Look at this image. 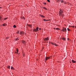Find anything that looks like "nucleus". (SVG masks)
Wrapping results in <instances>:
<instances>
[{
	"label": "nucleus",
	"instance_id": "nucleus-15",
	"mask_svg": "<svg viewBox=\"0 0 76 76\" xmlns=\"http://www.w3.org/2000/svg\"><path fill=\"white\" fill-rule=\"evenodd\" d=\"M62 39L64 41H65L66 40V38H62Z\"/></svg>",
	"mask_w": 76,
	"mask_h": 76
},
{
	"label": "nucleus",
	"instance_id": "nucleus-13",
	"mask_svg": "<svg viewBox=\"0 0 76 76\" xmlns=\"http://www.w3.org/2000/svg\"><path fill=\"white\" fill-rule=\"evenodd\" d=\"M7 68H8L9 69H10V66H7Z\"/></svg>",
	"mask_w": 76,
	"mask_h": 76
},
{
	"label": "nucleus",
	"instance_id": "nucleus-17",
	"mask_svg": "<svg viewBox=\"0 0 76 76\" xmlns=\"http://www.w3.org/2000/svg\"><path fill=\"white\" fill-rule=\"evenodd\" d=\"M13 28H16V26L15 25H14L13 26Z\"/></svg>",
	"mask_w": 76,
	"mask_h": 76
},
{
	"label": "nucleus",
	"instance_id": "nucleus-18",
	"mask_svg": "<svg viewBox=\"0 0 76 76\" xmlns=\"http://www.w3.org/2000/svg\"><path fill=\"white\" fill-rule=\"evenodd\" d=\"M23 34H25V32H22V34L23 35Z\"/></svg>",
	"mask_w": 76,
	"mask_h": 76
},
{
	"label": "nucleus",
	"instance_id": "nucleus-6",
	"mask_svg": "<svg viewBox=\"0 0 76 76\" xmlns=\"http://www.w3.org/2000/svg\"><path fill=\"white\" fill-rule=\"evenodd\" d=\"M22 43H23V44H26V42H25V41L23 40L22 41Z\"/></svg>",
	"mask_w": 76,
	"mask_h": 76
},
{
	"label": "nucleus",
	"instance_id": "nucleus-2",
	"mask_svg": "<svg viewBox=\"0 0 76 76\" xmlns=\"http://www.w3.org/2000/svg\"><path fill=\"white\" fill-rule=\"evenodd\" d=\"M39 29V28H38V27H37L36 28V29H33V31H38V29Z\"/></svg>",
	"mask_w": 76,
	"mask_h": 76
},
{
	"label": "nucleus",
	"instance_id": "nucleus-20",
	"mask_svg": "<svg viewBox=\"0 0 76 76\" xmlns=\"http://www.w3.org/2000/svg\"><path fill=\"white\" fill-rule=\"evenodd\" d=\"M63 2H64V1L63 0H61V3H63Z\"/></svg>",
	"mask_w": 76,
	"mask_h": 76
},
{
	"label": "nucleus",
	"instance_id": "nucleus-27",
	"mask_svg": "<svg viewBox=\"0 0 76 76\" xmlns=\"http://www.w3.org/2000/svg\"><path fill=\"white\" fill-rule=\"evenodd\" d=\"M54 43H53V42H51V44H52L53 45H54Z\"/></svg>",
	"mask_w": 76,
	"mask_h": 76
},
{
	"label": "nucleus",
	"instance_id": "nucleus-8",
	"mask_svg": "<svg viewBox=\"0 0 76 76\" xmlns=\"http://www.w3.org/2000/svg\"><path fill=\"white\" fill-rule=\"evenodd\" d=\"M19 39L17 37L15 39V41H18V40H19Z\"/></svg>",
	"mask_w": 76,
	"mask_h": 76
},
{
	"label": "nucleus",
	"instance_id": "nucleus-23",
	"mask_svg": "<svg viewBox=\"0 0 76 76\" xmlns=\"http://www.w3.org/2000/svg\"><path fill=\"white\" fill-rule=\"evenodd\" d=\"M16 50H17V53H18L19 52V51L18 50V49H17Z\"/></svg>",
	"mask_w": 76,
	"mask_h": 76
},
{
	"label": "nucleus",
	"instance_id": "nucleus-24",
	"mask_svg": "<svg viewBox=\"0 0 76 76\" xmlns=\"http://www.w3.org/2000/svg\"><path fill=\"white\" fill-rule=\"evenodd\" d=\"M56 30H58V29H59V28H56Z\"/></svg>",
	"mask_w": 76,
	"mask_h": 76
},
{
	"label": "nucleus",
	"instance_id": "nucleus-26",
	"mask_svg": "<svg viewBox=\"0 0 76 76\" xmlns=\"http://www.w3.org/2000/svg\"><path fill=\"white\" fill-rule=\"evenodd\" d=\"M47 1L48 2H50V1L49 0H47Z\"/></svg>",
	"mask_w": 76,
	"mask_h": 76
},
{
	"label": "nucleus",
	"instance_id": "nucleus-21",
	"mask_svg": "<svg viewBox=\"0 0 76 76\" xmlns=\"http://www.w3.org/2000/svg\"><path fill=\"white\" fill-rule=\"evenodd\" d=\"M20 34L21 35H22V31H20Z\"/></svg>",
	"mask_w": 76,
	"mask_h": 76
},
{
	"label": "nucleus",
	"instance_id": "nucleus-25",
	"mask_svg": "<svg viewBox=\"0 0 76 76\" xmlns=\"http://www.w3.org/2000/svg\"><path fill=\"white\" fill-rule=\"evenodd\" d=\"M71 27H72V28H74L75 26H71Z\"/></svg>",
	"mask_w": 76,
	"mask_h": 76
},
{
	"label": "nucleus",
	"instance_id": "nucleus-19",
	"mask_svg": "<svg viewBox=\"0 0 76 76\" xmlns=\"http://www.w3.org/2000/svg\"><path fill=\"white\" fill-rule=\"evenodd\" d=\"M67 30H68V31H70V29L69 28H67Z\"/></svg>",
	"mask_w": 76,
	"mask_h": 76
},
{
	"label": "nucleus",
	"instance_id": "nucleus-36",
	"mask_svg": "<svg viewBox=\"0 0 76 76\" xmlns=\"http://www.w3.org/2000/svg\"><path fill=\"white\" fill-rule=\"evenodd\" d=\"M1 7H0V9H1Z\"/></svg>",
	"mask_w": 76,
	"mask_h": 76
},
{
	"label": "nucleus",
	"instance_id": "nucleus-1",
	"mask_svg": "<svg viewBox=\"0 0 76 76\" xmlns=\"http://www.w3.org/2000/svg\"><path fill=\"white\" fill-rule=\"evenodd\" d=\"M59 15L60 16H63V15L64 14H63V11L62 10H60L59 12Z\"/></svg>",
	"mask_w": 76,
	"mask_h": 76
},
{
	"label": "nucleus",
	"instance_id": "nucleus-28",
	"mask_svg": "<svg viewBox=\"0 0 76 76\" xmlns=\"http://www.w3.org/2000/svg\"><path fill=\"white\" fill-rule=\"evenodd\" d=\"M7 19V18H4V20H6V19Z\"/></svg>",
	"mask_w": 76,
	"mask_h": 76
},
{
	"label": "nucleus",
	"instance_id": "nucleus-32",
	"mask_svg": "<svg viewBox=\"0 0 76 76\" xmlns=\"http://www.w3.org/2000/svg\"><path fill=\"white\" fill-rule=\"evenodd\" d=\"M9 37H8L6 39H8V38H9Z\"/></svg>",
	"mask_w": 76,
	"mask_h": 76
},
{
	"label": "nucleus",
	"instance_id": "nucleus-30",
	"mask_svg": "<svg viewBox=\"0 0 76 76\" xmlns=\"http://www.w3.org/2000/svg\"><path fill=\"white\" fill-rule=\"evenodd\" d=\"M44 4H47V3H44Z\"/></svg>",
	"mask_w": 76,
	"mask_h": 76
},
{
	"label": "nucleus",
	"instance_id": "nucleus-31",
	"mask_svg": "<svg viewBox=\"0 0 76 76\" xmlns=\"http://www.w3.org/2000/svg\"><path fill=\"white\" fill-rule=\"evenodd\" d=\"M23 57H24V56H25V54H23Z\"/></svg>",
	"mask_w": 76,
	"mask_h": 76
},
{
	"label": "nucleus",
	"instance_id": "nucleus-12",
	"mask_svg": "<svg viewBox=\"0 0 76 76\" xmlns=\"http://www.w3.org/2000/svg\"><path fill=\"white\" fill-rule=\"evenodd\" d=\"M11 69H12V70H15V68L13 66H12L11 68Z\"/></svg>",
	"mask_w": 76,
	"mask_h": 76
},
{
	"label": "nucleus",
	"instance_id": "nucleus-16",
	"mask_svg": "<svg viewBox=\"0 0 76 76\" xmlns=\"http://www.w3.org/2000/svg\"><path fill=\"white\" fill-rule=\"evenodd\" d=\"M43 9H45V10H47V8L45 7H43Z\"/></svg>",
	"mask_w": 76,
	"mask_h": 76
},
{
	"label": "nucleus",
	"instance_id": "nucleus-11",
	"mask_svg": "<svg viewBox=\"0 0 76 76\" xmlns=\"http://www.w3.org/2000/svg\"><path fill=\"white\" fill-rule=\"evenodd\" d=\"M40 16H41V17H42V18H45V16H44L43 15H40Z\"/></svg>",
	"mask_w": 76,
	"mask_h": 76
},
{
	"label": "nucleus",
	"instance_id": "nucleus-5",
	"mask_svg": "<svg viewBox=\"0 0 76 76\" xmlns=\"http://www.w3.org/2000/svg\"><path fill=\"white\" fill-rule=\"evenodd\" d=\"M49 39V38H48V37H47L44 39V41H48V40Z\"/></svg>",
	"mask_w": 76,
	"mask_h": 76
},
{
	"label": "nucleus",
	"instance_id": "nucleus-39",
	"mask_svg": "<svg viewBox=\"0 0 76 76\" xmlns=\"http://www.w3.org/2000/svg\"><path fill=\"white\" fill-rule=\"evenodd\" d=\"M60 1H61V0H60Z\"/></svg>",
	"mask_w": 76,
	"mask_h": 76
},
{
	"label": "nucleus",
	"instance_id": "nucleus-29",
	"mask_svg": "<svg viewBox=\"0 0 76 76\" xmlns=\"http://www.w3.org/2000/svg\"><path fill=\"white\" fill-rule=\"evenodd\" d=\"M19 31H17V34H19Z\"/></svg>",
	"mask_w": 76,
	"mask_h": 76
},
{
	"label": "nucleus",
	"instance_id": "nucleus-33",
	"mask_svg": "<svg viewBox=\"0 0 76 76\" xmlns=\"http://www.w3.org/2000/svg\"><path fill=\"white\" fill-rule=\"evenodd\" d=\"M1 18L0 17V20H1Z\"/></svg>",
	"mask_w": 76,
	"mask_h": 76
},
{
	"label": "nucleus",
	"instance_id": "nucleus-4",
	"mask_svg": "<svg viewBox=\"0 0 76 76\" xmlns=\"http://www.w3.org/2000/svg\"><path fill=\"white\" fill-rule=\"evenodd\" d=\"M50 57H48L46 56L45 58V60H48L49 59H50Z\"/></svg>",
	"mask_w": 76,
	"mask_h": 76
},
{
	"label": "nucleus",
	"instance_id": "nucleus-35",
	"mask_svg": "<svg viewBox=\"0 0 76 76\" xmlns=\"http://www.w3.org/2000/svg\"><path fill=\"white\" fill-rule=\"evenodd\" d=\"M64 3V4H66V2H65Z\"/></svg>",
	"mask_w": 76,
	"mask_h": 76
},
{
	"label": "nucleus",
	"instance_id": "nucleus-9",
	"mask_svg": "<svg viewBox=\"0 0 76 76\" xmlns=\"http://www.w3.org/2000/svg\"><path fill=\"white\" fill-rule=\"evenodd\" d=\"M28 26H29V27H30V28H32V25L28 24Z\"/></svg>",
	"mask_w": 76,
	"mask_h": 76
},
{
	"label": "nucleus",
	"instance_id": "nucleus-34",
	"mask_svg": "<svg viewBox=\"0 0 76 76\" xmlns=\"http://www.w3.org/2000/svg\"><path fill=\"white\" fill-rule=\"evenodd\" d=\"M41 28H39V30H41Z\"/></svg>",
	"mask_w": 76,
	"mask_h": 76
},
{
	"label": "nucleus",
	"instance_id": "nucleus-38",
	"mask_svg": "<svg viewBox=\"0 0 76 76\" xmlns=\"http://www.w3.org/2000/svg\"><path fill=\"white\" fill-rule=\"evenodd\" d=\"M68 39L69 40V38H68Z\"/></svg>",
	"mask_w": 76,
	"mask_h": 76
},
{
	"label": "nucleus",
	"instance_id": "nucleus-3",
	"mask_svg": "<svg viewBox=\"0 0 76 76\" xmlns=\"http://www.w3.org/2000/svg\"><path fill=\"white\" fill-rule=\"evenodd\" d=\"M62 31H63V32H66V28H63V29H62Z\"/></svg>",
	"mask_w": 76,
	"mask_h": 76
},
{
	"label": "nucleus",
	"instance_id": "nucleus-10",
	"mask_svg": "<svg viewBox=\"0 0 76 76\" xmlns=\"http://www.w3.org/2000/svg\"><path fill=\"white\" fill-rule=\"evenodd\" d=\"M72 63H75L76 62V61H74V60H72Z\"/></svg>",
	"mask_w": 76,
	"mask_h": 76
},
{
	"label": "nucleus",
	"instance_id": "nucleus-22",
	"mask_svg": "<svg viewBox=\"0 0 76 76\" xmlns=\"http://www.w3.org/2000/svg\"><path fill=\"white\" fill-rule=\"evenodd\" d=\"M43 20H44V21H47L48 20H45V19H43Z\"/></svg>",
	"mask_w": 76,
	"mask_h": 76
},
{
	"label": "nucleus",
	"instance_id": "nucleus-14",
	"mask_svg": "<svg viewBox=\"0 0 76 76\" xmlns=\"http://www.w3.org/2000/svg\"><path fill=\"white\" fill-rule=\"evenodd\" d=\"M54 45H55L56 46H58V45H57L56 43H54Z\"/></svg>",
	"mask_w": 76,
	"mask_h": 76
},
{
	"label": "nucleus",
	"instance_id": "nucleus-37",
	"mask_svg": "<svg viewBox=\"0 0 76 76\" xmlns=\"http://www.w3.org/2000/svg\"><path fill=\"white\" fill-rule=\"evenodd\" d=\"M54 29H56V28H54Z\"/></svg>",
	"mask_w": 76,
	"mask_h": 76
},
{
	"label": "nucleus",
	"instance_id": "nucleus-7",
	"mask_svg": "<svg viewBox=\"0 0 76 76\" xmlns=\"http://www.w3.org/2000/svg\"><path fill=\"white\" fill-rule=\"evenodd\" d=\"M7 25L6 23H4L2 24V26H6Z\"/></svg>",
	"mask_w": 76,
	"mask_h": 76
}]
</instances>
